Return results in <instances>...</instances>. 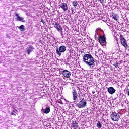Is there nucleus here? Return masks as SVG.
Here are the masks:
<instances>
[{"instance_id":"20e7f679","label":"nucleus","mask_w":129,"mask_h":129,"mask_svg":"<svg viewBox=\"0 0 129 129\" xmlns=\"http://www.w3.org/2000/svg\"><path fill=\"white\" fill-rule=\"evenodd\" d=\"M87 104V103L86 102V101L84 100V98H83L78 103H77V106L78 108H83L86 107Z\"/></svg>"},{"instance_id":"ddd939ff","label":"nucleus","mask_w":129,"mask_h":129,"mask_svg":"<svg viewBox=\"0 0 129 129\" xmlns=\"http://www.w3.org/2000/svg\"><path fill=\"white\" fill-rule=\"evenodd\" d=\"M50 107H47L45 109H44V108H42L41 111H43L44 113L47 114V113H49V112H50Z\"/></svg>"},{"instance_id":"f8f14e48","label":"nucleus","mask_w":129,"mask_h":129,"mask_svg":"<svg viewBox=\"0 0 129 129\" xmlns=\"http://www.w3.org/2000/svg\"><path fill=\"white\" fill-rule=\"evenodd\" d=\"M34 50V47L32 46H30L27 48L26 52H27L28 55H30L32 52Z\"/></svg>"},{"instance_id":"b1692460","label":"nucleus","mask_w":129,"mask_h":129,"mask_svg":"<svg viewBox=\"0 0 129 129\" xmlns=\"http://www.w3.org/2000/svg\"><path fill=\"white\" fill-rule=\"evenodd\" d=\"M71 11H72V13H73V12H74V9H73V8H71Z\"/></svg>"},{"instance_id":"0eeeda50","label":"nucleus","mask_w":129,"mask_h":129,"mask_svg":"<svg viewBox=\"0 0 129 129\" xmlns=\"http://www.w3.org/2000/svg\"><path fill=\"white\" fill-rule=\"evenodd\" d=\"M62 73L63 76H64V77H66V78H69V77L71 76V72L67 70H64L63 71H62Z\"/></svg>"},{"instance_id":"bb28decb","label":"nucleus","mask_w":129,"mask_h":129,"mask_svg":"<svg viewBox=\"0 0 129 129\" xmlns=\"http://www.w3.org/2000/svg\"><path fill=\"white\" fill-rule=\"evenodd\" d=\"M93 94H94L95 93V92H92Z\"/></svg>"},{"instance_id":"4468645a","label":"nucleus","mask_w":129,"mask_h":129,"mask_svg":"<svg viewBox=\"0 0 129 129\" xmlns=\"http://www.w3.org/2000/svg\"><path fill=\"white\" fill-rule=\"evenodd\" d=\"M17 21H20V22H22V23L26 22L24 20V18L20 17L18 14H17Z\"/></svg>"},{"instance_id":"1a4fd4ad","label":"nucleus","mask_w":129,"mask_h":129,"mask_svg":"<svg viewBox=\"0 0 129 129\" xmlns=\"http://www.w3.org/2000/svg\"><path fill=\"white\" fill-rule=\"evenodd\" d=\"M60 8L66 12V11H67L68 10V6L67 4L65 3H61L60 4Z\"/></svg>"},{"instance_id":"412c9836","label":"nucleus","mask_w":129,"mask_h":129,"mask_svg":"<svg viewBox=\"0 0 129 129\" xmlns=\"http://www.w3.org/2000/svg\"><path fill=\"white\" fill-rule=\"evenodd\" d=\"M59 32L61 34V35L62 36V37L63 38L64 37V34H63V30H60Z\"/></svg>"},{"instance_id":"4be33fe9","label":"nucleus","mask_w":129,"mask_h":129,"mask_svg":"<svg viewBox=\"0 0 129 129\" xmlns=\"http://www.w3.org/2000/svg\"><path fill=\"white\" fill-rule=\"evenodd\" d=\"M58 103H60V104H63V102H62V101H61V100H59L58 101Z\"/></svg>"},{"instance_id":"a211bd4d","label":"nucleus","mask_w":129,"mask_h":129,"mask_svg":"<svg viewBox=\"0 0 129 129\" xmlns=\"http://www.w3.org/2000/svg\"><path fill=\"white\" fill-rule=\"evenodd\" d=\"M112 16L113 17V19H114L115 21H117V20H118V19L117 18V15H116V14L112 13Z\"/></svg>"},{"instance_id":"7ed1b4c3","label":"nucleus","mask_w":129,"mask_h":129,"mask_svg":"<svg viewBox=\"0 0 129 129\" xmlns=\"http://www.w3.org/2000/svg\"><path fill=\"white\" fill-rule=\"evenodd\" d=\"M72 93L73 95V99L74 100V103L76 104V103H77V101L75 100H76L78 97V94L77 93V91H76V89L75 88H72Z\"/></svg>"},{"instance_id":"dca6fc26","label":"nucleus","mask_w":129,"mask_h":129,"mask_svg":"<svg viewBox=\"0 0 129 129\" xmlns=\"http://www.w3.org/2000/svg\"><path fill=\"white\" fill-rule=\"evenodd\" d=\"M100 37H101L100 35H99V34H98V32H97V29L96 30V33L95 34V38L98 39L99 38H100Z\"/></svg>"},{"instance_id":"393cba45","label":"nucleus","mask_w":129,"mask_h":129,"mask_svg":"<svg viewBox=\"0 0 129 129\" xmlns=\"http://www.w3.org/2000/svg\"><path fill=\"white\" fill-rule=\"evenodd\" d=\"M7 38H9V39H11V36L7 35V36H6Z\"/></svg>"},{"instance_id":"cd10ccee","label":"nucleus","mask_w":129,"mask_h":129,"mask_svg":"<svg viewBox=\"0 0 129 129\" xmlns=\"http://www.w3.org/2000/svg\"><path fill=\"white\" fill-rule=\"evenodd\" d=\"M117 66H117V64L116 66H115V67H117Z\"/></svg>"},{"instance_id":"f257e3e1","label":"nucleus","mask_w":129,"mask_h":129,"mask_svg":"<svg viewBox=\"0 0 129 129\" xmlns=\"http://www.w3.org/2000/svg\"><path fill=\"white\" fill-rule=\"evenodd\" d=\"M83 62H84L86 65L92 66V65H94L95 60L91 54H86L83 56Z\"/></svg>"},{"instance_id":"f3484780","label":"nucleus","mask_w":129,"mask_h":129,"mask_svg":"<svg viewBox=\"0 0 129 129\" xmlns=\"http://www.w3.org/2000/svg\"><path fill=\"white\" fill-rule=\"evenodd\" d=\"M18 29H19L21 32H24V31H25V26L23 25H21L20 26L18 27Z\"/></svg>"},{"instance_id":"a878e982","label":"nucleus","mask_w":129,"mask_h":129,"mask_svg":"<svg viewBox=\"0 0 129 129\" xmlns=\"http://www.w3.org/2000/svg\"><path fill=\"white\" fill-rule=\"evenodd\" d=\"M2 62H3V60H2V58H0V64H2Z\"/></svg>"},{"instance_id":"6e6552de","label":"nucleus","mask_w":129,"mask_h":129,"mask_svg":"<svg viewBox=\"0 0 129 129\" xmlns=\"http://www.w3.org/2000/svg\"><path fill=\"white\" fill-rule=\"evenodd\" d=\"M120 42L124 48H126V47H127V42H126V40L122 37V35H120Z\"/></svg>"},{"instance_id":"5701e85b","label":"nucleus","mask_w":129,"mask_h":129,"mask_svg":"<svg viewBox=\"0 0 129 129\" xmlns=\"http://www.w3.org/2000/svg\"><path fill=\"white\" fill-rule=\"evenodd\" d=\"M99 2L101 4H103V2H104V0H99Z\"/></svg>"},{"instance_id":"9b49d317","label":"nucleus","mask_w":129,"mask_h":129,"mask_svg":"<svg viewBox=\"0 0 129 129\" xmlns=\"http://www.w3.org/2000/svg\"><path fill=\"white\" fill-rule=\"evenodd\" d=\"M115 91H116V90H115L114 88L113 87H111L108 88V92L110 94H113V93H115Z\"/></svg>"},{"instance_id":"39448f33","label":"nucleus","mask_w":129,"mask_h":129,"mask_svg":"<svg viewBox=\"0 0 129 129\" xmlns=\"http://www.w3.org/2000/svg\"><path fill=\"white\" fill-rule=\"evenodd\" d=\"M111 118L113 121H118L119 118H120V115H119V113H117L115 112H112L111 114Z\"/></svg>"},{"instance_id":"aec40b11","label":"nucleus","mask_w":129,"mask_h":129,"mask_svg":"<svg viewBox=\"0 0 129 129\" xmlns=\"http://www.w3.org/2000/svg\"><path fill=\"white\" fill-rule=\"evenodd\" d=\"M78 3L77 1H74L73 2V6H74V7H76V6H77L78 5Z\"/></svg>"},{"instance_id":"2eb2a0df","label":"nucleus","mask_w":129,"mask_h":129,"mask_svg":"<svg viewBox=\"0 0 129 129\" xmlns=\"http://www.w3.org/2000/svg\"><path fill=\"white\" fill-rule=\"evenodd\" d=\"M72 125L73 127H76V128L78 127V123H77L76 121H72Z\"/></svg>"},{"instance_id":"f03ea898","label":"nucleus","mask_w":129,"mask_h":129,"mask_svg":"<svg viewBox=\"0 0 129 129\" xmlns=\"http://www.w3.org/2000/svg\"><path fill=\"white\" fill-rule=\"evenodd\" d=\"M66 51V46L64 45H61L59 48H56V54H57L58 56H59V57L62 55V53L65 52Z\"/></svg>"},{"instance_id":"9d476101","label":"nucleus","mask_w":129,"mask_h":129,"mask_svg":"<svg viewBox=\"0 0 129 129\" xmlns=\"http://www.w3.org/2000/svg\"><path fill=\"white\" fill-rule=\"evenodd\" d=\"M54 28L57 30L58 32H60V31H63V29H62V26L58 23H56L54 25Z\"/></svg>"},{"instance_id":"6ab92c4d","label":"nucleus","mask_w":129,"mask_h":129,"mask_svg":"<svg viewBox=\"0 0 129 129\" xmlns=\"http://www.w3.org/2000/svg\"><path fill=\"white\" fill-rule=\"evenodd\" d=\"M97 127H98V128H100L101 127H102V126L101 125V123L100 121H98V123H97Z\"/></svg>"},{"instance_id":"423d86ee","label":"nucleus","mask_w":129,"mask_h":129,"mask_svg":"<svg viewBox=\"0 0 129 129\" xmlns=\"http://www.w3.org/2000/svg\"><path fill=\"white\" fill-rule=\"evenodd\" d=\"M106 38L105 35L101 36L100 38L98 39L99 40L100 43L102 45V46H104L106 44Z\"/></svg>"},{"instance_id":"c85d7f7f","label":"nucleus","mask_w":129,"mask_h":129,"mask_svg":"<svg viewBox=\"0 0 129 129\" xmlns=\"http://www.w3.org/2000/svg\"><path fill=\"white\" fill-rule=\"evenodd\" d=\"M15 16H17V14H15Z\"/></svg>"}]
</instances>
